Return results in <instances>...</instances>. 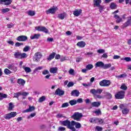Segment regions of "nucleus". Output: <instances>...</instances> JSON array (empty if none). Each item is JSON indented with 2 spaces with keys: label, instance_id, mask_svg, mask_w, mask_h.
Returning a JSON list of instances; mask_svg holds the SVG:
<instances>
[{
  "label": "nucleus",
  "instance_id": "1",
  "mask_svg": "<svg viewBox=\"0 0 131 131\" xmlns=\"http://www.w3.org/2000/svg\"><path fill=\"white\" fill-rule=\"evenodd\" d=\"M60 123L64 126H67V128L71 129L72 131H76V128L74 126H72V122H70L69 120L64 121H60Z\"/></svg>",
  "mask_w": 131,
  "mask_h": 131
},
{
  "label": "nucleus",
  "instance_id": "2",
  "mask_svg": "<svg viewBox=\"0 0 131 131\" xmlns=\"http://www.w3.org/2000/svg\"><path fill=\"white\" fill-rule=\"evenodd\" d=\"M125 95V91H120L115 94V98L117 100H122V99H124Z\"/></svg>",
  "mask_w": 131,
  "mask_h": 131
},
{
  "label": "nucleus",
  "instance_id": "3",
  "mask_svg": "<svg viewBox=\"0 0 131 131\" xmlns=\"http://www.w3.org/2000/svg\"><path fill=\"white\" fill-rule=\"evenodd\" d=\"M14 56L16 59H25V58H27V54L25 53H21L19 52H17L14 54Z\"/></svg>",
  "mask_w": 131,
  "mask_h": 131
},
{
  "label": "nucleus",
  "instance_id": "4",
  "mask_svg": "<svg viewBox=\"0 0 131 131\" xmlns=\"http://www.w3.org/2000/svg\"><path fill=\"white\" fill-rule=\"evenodd\" d=\"M71 117L74 120H76V121H80L81 120V117H82V114L79 112H75Z\"/></svg>",
  "mask_w": 131,
  "mask_h": 131
},
{
  "label": "nucleus",
  "instance_id": "5",
  "mask_svg": "<svg viewBox=\"0 0 131 131\" xmlns=\"http://www.w3.org/2000/svg\"><path fill=\"white\" fill-rule=\"evenodd\" d=\"M41 58H42V54L41 52H37L35 53L33 60L34 62H40Z\"/></svg>",
  "mask_w": 131,
  "mask_h": 131
},
{
  "label": "nucleus",
  "instance_id": "6",
  "mask_svg": "<svg viewBox=\"0 0 131 131\" xmlns=\"http://www.w3.org/2000/svg\"><path fill=\"white\" fill-rule=\"evenodd\" d=\"M16 116H17V113L16 112H12L9 114H6L4 116V118L5 119H7L8 120H9V119H11V118H13Z\"/></svg>",
  "mask_w": 131,
  "mask_h": 131
},
{
  "label": "nucleus",
  "instance_id": "7",
  "mask_svg": "<svg viewBox=\"0 0 131 131\" xmlns=\"http://www.w3.org/2000/svg\"><path fill=\"white\" fill-rule=\"evenodd\" d=\"M111 84V81L109 80H103L99 82L100 86H109Z\"/></svg>",
  "mask_w": 131,
  "mask_h": 131
},
{
  "label": "nucleus",
  "instance_id": "8",
  "mask_svg": "<svg viewBox=\"0 0 131 131\" xmlns=\"http://www.w3.org/2000/svg\"><path fill=\"white\" fill-rule=\"evenodd\" d=\"M35 30H37L38 31L45 32V33H49V30H48V29H46L45 27H42V26L35 27Z\"/></svg>",
  "mask_w": 131,
  "mask_h": 131
},
{
  "label": "nucleus",
  "instance_id": "9",
  "mask_svg": "<svg viewBox=\"0 0 131 131\" xmlns=\"http://www.w3.org/2000/svg\"><path fill=\"white\" fill-rule=\"evenodd\" d=\"M102 92H103V90L102 89H91L90 90V93L93 95V96H96L97 94H102Z\"/></svg>",
  "mask_w": 131,
  "mask_h": 131
},
{
  "label": "nucleus",
  "instance_id": "10",
  "mask_svg": "<svg viewBox=\"0 0 131 131\" xmlns=\"http://www.w3.org/2000/svg\"><path fill=\"white\" fill-rule=\"evenodd\" d=\"M57 10H58V8L57 7L52 8H50V9L47 10L46 11V14H47V15H49V14H55V13H56V11Z\"/></svg>",
  "mask_w": 131,
  "mask_h": 131
},
{
  "label": "nucleus",
  "instance_id": "11",
  "mask_svg": "<svg viewBox=\"0 0 131 131\" xmlns=\"http://www.w3.org/2000/svg\"><path fill=\"white\" fill-rule=\"evenodd\" d=\"M127 19V21L122 26L123 28H125V27L131 25V16H128Z\"/></svg>",
  "mask_w": 131,
  "mask_h": 131
},
{
  "label": "nucleus",
  "instance_id": "12",
  "mask_svg": "<svg viewBox=\"0 0 131 131\" xmlns=\"http://www.w3.org/2000/svg\"><path fill=\"white\" fill-rule=\"evenodd\" d=\"M28 39V37L24 35H21L16 38V40H18V41H26Z\"/></svg>",
  "mask_w": 131,
  "mask_h": 131
},
{
  "label": "nucleus",
  "instance_id": "13",
  "mask_svg": "<svg viewBox=\"0 0 131 131\" xmlns=\"http://www.w3.org/2000/svg\"><path fill=\"white\" fill-rule=\"evenodd\" d=\"M65 94V92L61 89L60 88H58L55 92V94L56 95V96H59V97H61V96L64 95Z\"/></svg>",
  "mask_w": 131,
  "mask_h": 131
},
{
  "label": "nucleus",
  "instance_id": "14",
  "mask_svg": "<svg viewBox=\"0 0 131 131\" xmlns=\"http://www.w3.org/2000/svg\"><path fill=\"white\" fill-rule=\"evenodd\" d=\"M75 126L76 128H80L81 127V124L75 121H72V126Z\"/></svg>",
  "mask_w": 131,
  "mask_h": 131
},
{
  "label": "nucleus",
  "instance_id": "15",
  "mask_svg": "<svg viewBox=\"0 0 131 131\" xmlns=\"http://www.w3.org/2000/svg\"><path fill=\"white\" fill-rule=\"evenodd\" d=\"M7 67L10 70H12V71H14V72H16V71L18 70V68H17V67H15L13 64L8 65Z\"/></svg>",
  "mask_w": 131,
  "mask_h": 131
},
{
  "label": "nucleus",
  "instance_id": "16",
  "mask_svg": "<svg viewBox=\"0 0 131 131\" xmlns=\"http://www.w3.org/2000/svg\"><path fill=\"white\" fill-rule=\"evenodd\" d=\"M35 110L34 106H29V108L23 111V113H28L29 112H32Z\"/></svg>",
  "mask_w": 131,
  "mask_h": 131
},
{
  "label": "nucleus",
  "instance_id": "17",
  "mask_svg": "<svg viewBox=\"0 0 131 131\" xmlns=\"http://www.w3.org/2000/svg\"><path fill=\"white\" fill-rule=\"evenodd\" d=\"M71 95L73 97H78L79 96V91L77 90H73Z\"/></svg>",
  "mask_w": 131,
  "mask_h": 131
},
{
  "label": "nucleus",
  "instance_id": "18",
  "mask_svg": "<svg viewBox=\"0 0 131 131\" xmlns=\"http://www.w3.org/2000/svg\"><path fill=\"white\" fill-rule=\"evenodd\" d=\"M91 105L92 107L98 108V107H100V106H101V101H95L92 102Z\"/></svg>",
  "mask_w": 131,
  "mask_h": 131
},
{
  "label": "nucleus",
  "instance_id": "19",
  "mask_svg": "<svg viewBox=\"0 0 131 131\" xmlns=\"http://www.w3.org/2000/svg\"><path fill=\"white\" fill-rule=\"evenodd\" d=\"M55 56H56V53L53 52L49 56H47V61H52V60H53V59L55 58Z\"/></svg>",
  "mask_w": 131,
  "mask_h": 131
},
{
  "label": "nucleus",
  "instance_id": "20",
  "mask_svg": "<svg viewBox=\"0 0 131 131\" xmlns=\"http://www.w3.org/2000/svg\"><path fill=\"white\" fill-rule=\"evenodd\" d=\"M85 45H86V43L83 41L78 42L77 43V47H79V48H84Z\"/></svg>",
  "mask_w": 131,
  "mask_h": 131
},
{
  "label": "nucleus",
  "instance_id": "21",
  "mask_svg": "<svg viewBox=\"0 0 131 131\" xmlns=\"http://www.w3.org/2000/svg\"><path fill=\"white\" fill-rule=\"evenodd\" d=\"M114 18L116 19V23H120V22H122V18H120V16L119 15L115 14L114 16Z\"/></svg>",
  "mask_w": 131,
  "mask_h": 131
},
{
  "label": "nucleus",
  "instance_id": "22",
  "mask_svg": "<svg viewBox=\"0 0 131 131\" xmlns=\"http://www.w3.org/2000/svg\"><path fill=\"white\" fill-rule=\"evenodd\" d=\"M103 67H104V62H103L102 61L97 62L95 64L96 68H97V67H100V68H103Z\"/></svg>",
  "mask_w": 131,
  "mask_h": 131
},
{
  "label": "nucleus",
  "instance_id": "23",
  "mask_svg": "<svg viewBox=\"0 0 131 131\" xmlns=\"http://www.w3.org/2000/svg\"><path fill=\"white\" fill-rule=\"evenodd\" d=\"M40 36V34H35L33 36H30L31 39H38L39 38V37Z\"/></svg>",
  "mask_w": 131,
  "mask_h": 131
},
{
  "label": "nucleus",
  "instance_id": "24",
  "mask_svg": "<svg viewBox=\"0 0 131 131\" xmlns=\"http://www.w3.org/2000/svg\"><path fill=\"white\" fill-rule=\"evenodd\" d=\"M57 71H58L57 67L51 68L50 69V73H53V74L57 73Z\"/></svg>",
  "mask_w": 131,
  "mask_h": 131
},
{
  "label": "nucleus",
  "instance_id": "25",
  "mask_svg": "<svg viewBox=\"0 0 131 131\" xmlns=\"http://www.w3.org/2000/svg\"><path fill=\"white\" fill-rule=\"evenodd\" d=\"M101 3H102V0H94V7H99Z\"/></svg>",
  "mask_w": 131,
  "mask_h": 131
},
{
  "label": "nucleus",
  "instance_id": "26",
  "mask_svg": "<svg viewBox=\"0 0 131 131\" xmlns=\"http://www.w3.org/2000/svg\"><path fill=\"white\" fill-rule=\"evenodd\" d=\"M81 14V10H75L73 12V15L76 17H78Z\"/></svg>",
  "mask_w": 131,
  "mask_h": 131
},
{
  "label": "nucleus",
  "instance_id": "27",
  "mask_svg": "<svg viewBox=\"0 0 131 131\" xmlns=\"http://www.w3.org/2000/svg\"><path fill=\"white\" fill-rule=\"evenodd\" d=\"M129 112V110L127 107L123 108L122 111V113L123 114H124V115H126L128 114Z\"/></svg>",
  "mask_w": 131,
  "mask_h": 131
},
{
  "label": "nucleus",
  "instance_id": "28",
  "mask_svg": "<svg viewBox=\"0 0 131 131\" xmlns=\"http://www.w3.org/2000/svg\"><path fill=\"white\" fill-rule=\"evenodd\" d=\"M105 97L107 100H111V99H112V94L109 92H106Z\"/></svg>",
  "mask_w": 131,
  "mask_h": 131
},
{
  "label": "nucleus",
  "instance_id": "29",
  "mask_svg": "<svg viewBox=\"0 0 131 131\" xmlns=\"http://www.w3.org/2000/svg\"><path fill=\"white\" fill-rule=\"evenodd\" d=\"M6 98H8L7 94L0 93V101H2L3 99H6Z\"/></svg>",
  "mask_w": 131,
  "mask_h": 131
},
{
  "label": "nucleus",
  "instance_id": "30",
  "mask_svg": "<svg viewBox=\"0 0 131 131\" xmlns=\"http://www.w3.org/2000/svg\"><path fill=\"white\" fill-rule=\"evenodd\" d=\"M98 118H91L89 119L91 123H97Z\"/></svg>",
  "mask_w": 131,
  "mask_h": 131
},
{
  "label": "nucleus",
  "instance_id": "31",
  "mask_svg": "<svg viewBox=\"0 0 131 131\" xmlns=\"http://www.w3.org/2000/svg\"><path fill=\"white\" fill-rule=\"evenodd\" d=\"M93 113H95L97 116H99V115H102V112L101 110L98 109L96 111H94Z\"/></svg>",
  "mask_w": 131,
  "mask_h": 131
},
{
  "label": "nucleus",
  "instance_id": "32",
  "mask_svg": "<svg viewBox=\"0 0 131 131\" xmlns=\"http://www.w3.org/2000/svg\"><path fill=\"white\" fill-rule=\"evenodd\" d=\"M110 7L112 10H115V9H116V8L117 7V5H116L115 3L112 2V3H111Z\"/></svg>",
  "mask_w": 131,
  "mask_h": 131
},
{
  "label": "nucleus",
  "instance_id": "33",
  "mask_svg": "<svg viewBox=\"0 0 131 131\" xmlns=\"http://www.w3.org/2000/svg\"><path fill=\"white\" fill-rule=\"evenodd\" d=\"M97 124H104V120L101 118H97Z\"/></svg>",
  "mask_w": 131,
  "mask_h": 131
},
{
  "label": "nucleus",
  "instance_id": "34",
  "mask_svg": "<svg viewBox=\"0 0 131 131\" xmlns=\"http://www.w3.org/2000/svg\"><path fill=\"white\" fill-rule=\"evenodd\" d=\"M17 83L20 84V85H23L24 84H25V80L22 79H18L17 80Z\"/></svg>",
  "mask_w": 131,
  "mask_h": 131
},
{
  "label": "nucleus",
  "instance_id": "35",
  "mask_svg": "<svg viewBox=\"0 0 131 131\" xmlns=\"http://www.w3.org/2000/svg\"><path fill=\"white\" fill-rule=\"evenodd\" d=\"M21 96V92H18L15 93H14L13 98H16L18 100H19V97Z\"/></svg>",
  "mask_w": 131,
  "mask_h": 131
},
{
  "label": "nucleus",
  "instance_id": "36",
  "mask_svg": "<svg viewBox=\"0 0 131 131\" xmlns=\"http://www.w3.org/2000/svg\"><path fill=\"white\" fill-rule=\"evenodd\" d=\"M58 18L60 20H64L65 18V13H60L58 15Z\"/></svg>",
  "mask_w": 131,
  "mask_h": 131
},
{
  "label": "nucleus",
  "instance_id": "37",
  "mask_svg": "<svg viewBox=\"0 0 131 131\" xmlns=\"http://www.w3.org/2000/svg\"><path fill=\"white\" fill-rule=\"evenodd\" d=\"M23 68L26 73H30V72H31V69H30V68L24 67Z\"/></svg>",
  "mask_w": 131,
  "mask_h": 131
},
{
  "label": "nucleus",
  "instance_id": "38",
  "mask_svg": "<svg viewBox=\"0 0 131 131\" xmlns=\"http://www.w3.org/2000/svg\"><path fill=\"white\" fill-rule=\"evenodd\" d=\"M127 75L126 74L124 73L123 74H121L120 75L116 76V78H123V77H126Z\"/></svg>",
  "mask_w": 131,
  "mask_h": 131
},
{
  "label": "nucleus",
  "instance_id": "39",
  "mask_svg": "<svg viewBox=\"0 0 131 131\" xmlns=\"http://www.w3.org/2000/svg\"><path fill=\"white\" fill-rule=\"evenodd\" d=\"M69 103L71 106H73L74 105H76L77 104V101L76 100H72L69 101Z\"/></svg>",
  "mask_w": 131,
  "mask_h": 131
},
{
  "label": "nucleus",
  "instance_id": "40",
  "mask_svg": "<svg viewBox=\"0 0 131 131\" xmlns=\"http://www.w3.org/2000/svg\"><path fill=\"white\" fill-rule=\"evenodd\" d=\"M121 90H123V91H126L127 90V86L126 85H125V83H123L121 87H120Z\"/></svg>",
  "mask_w": 131,
  "mask_h": 131
},
{
  "label": "nucleus",
  "instance_id": "41",
  "mask_svg": "<svg viewBox=\"0 0 131 131\" xmlns=\"http://www.w3.org/2000/svg\"><path fill=\"white\" fill-rule=\"evenodd\" d=\"M27 14L28 15H29V16H34V15H35V12L31 11V10H29L27 12Z\"/></svg>",
  "mask_w": 131,
  "mask_h": 131
},
{
  "label": "nucleus",
  "instance_id": "42",
  "mask_svg": "<svg viewBox=\"0 0 131 131\" xmlns=\"http://www.w3.org/2000/svg\"><path fill=\"white\" fill-rule=\"evenodd\" d=\"M111 67V63H108V64H105L103 63V69H108V68H110Z\"/></svg>",
  "mask_w": 131,
  "mask_h": 131
},
{
  "label": "nucleus",
  "instance_id": "43",
  "mask_svg": "<svg viewBox=\"0 0 131 131\" xmlns=\"http://www.w3.org/2000/svg\"><path fill=\"white\" fill-rule=\"evenodd\" d=\"M86 68L88 70H92L94 68V66L92 64H89L86 66Z\"/></svg>",
  "mask_w": 131,
  "mask_h": 131
},
{
  "label": "nucleus",
  "instance_id": "44",
  "mask_svg": "<svg viewBox=\"0 0 131 131\" xmlns=\"http://www.w3.org/2000/svg\"><path fill=\"white\" fill-rule=\"evenodd\" d=\"M4 73L6 75H9V74H11V73H12V72L11 71H10V70L8 69H5L4 70Z\"/></svg>",
  "mask_w": 131,
  "mask_h": 131
},
{
  "label": "nucleus",
  "instance_id": "45",
  "mask_svg": "<svg viewBox=\"0 0 131 131\" xmlns=\"http://www.w3.org/2000/svg\"><path fill=\"white\" fill-rule=\"evenodd\" d=\"M1 11L3 14H6V13H8V12H10V9L9 8H4L2 9Z\"/></svg>",
  "mask_w": 131,
  "mask_h": 131
},
{
  "label": "nucleus",
  "instance_id": "46",
  "mask_svg": "<svg viewBox=\"0 0 131 131\" xmlns=\"http://www.w3.org/2000/svg\"><path fill=\"white\" fill-rule=\"evenodd\" d=\"M9 107H8V110L9 111H11V110H13V108H14V105H13V103L10 102L9 104Z\"/></svg>",
  "mask_w": 131,
  "mask_h": 131
},
{
  "label": "nucleus",
  "instance_id": "47",
  "mask_svg": "<svg viewBox=\"0 0 131 131\" xmlns=\"http://www.w3.org/2000/svg\"><path fill=\"white\" fill-rule=\"evenodd\" d=\"M45 100H46V97L45 96H42V97L39 98L38 100V102L39 103H41L43 102V101H45Z\"/></svg>",
  "mask_w": 131,
  "mask_h": 131
},
{
  "label": "nucleus",
  "instance_id": "48",
  "mask_svg": "<svg viewBox=\"0 0 131 131\" xmlns=\"http://www.w3.org/2000/svg\"><path fill=\"white\" fill-rule=\"evenodd\" d=\"M30 50V47L29 46H26L24 49L23 51L24 52H28Z\"/></svg>",
  "mask_w": 131,
  "mask_h": 131
},
{
  "label": "nucleus",
  "instance_id": "49",
  "mask_svg": "<svg viewBox=\"0 0 131 131\" xmlns=\"http://www.w3.org/2000/svg\"><path fill=\"white\" fill-rule=\"evenodd\" d=\"M24 44L23 43H21V42H17L15 43V47L16 48L18 47H20V46H23Z\"/></svg>",
  "mask_w": 131,
  "mask_h": 131
},
{
  "label": "nucleus",
  "instance_id": "50",
  "mask_svg": "<svg viewBox=\"0 0 131 131\" xmlns=\"http://www.w3.org/2000/svg\"><path fill=\"white\" fill-rule=\"evenodd\" d=\"M69 73L70 75H74V70L73 69H70L69 71Z\"/></svg>",
  "mask_w": 131,
  "mask_h": 131
},
{
  "label": "nucleus",
  "instance_id": "51",
  "mask_svg": "<svg viewBox=\"0 0 131 131\" xmlns=\"http://www.w3.org/2000/svg\"><path fill=\"white\" fill-rule=\"evenodd\" d=\"M11 4H12V0H7L4 5H5V6H9V5H11Z\"/></svg>",
  "mask_w": 131,
  "mask_h": 131
},
{
  "label": "nucleus",
  "instance_id": "52",
  "mask_svg": "<svg viewBox=\"0 0 131 131\" xmlns=\"http://www.w3.org/2000/svg\"><path fill=\"white\" fill-rule=\"evenodd\" d=\"M69 106V103L68 102H65L62 104L61 107L62 108H66V107H68Z\"/></svg>",
  "mask_w": 131,
  "mask_h": 131
},
{
  "label": "nucleus",
  "instance_id": "53",
  "mask_svg": "<svg viewBox=\"0 0 131 131\" xmlns=\"http://www.w3.org/2000/svg\"><path fill=\"white\" fill-rule=\"evenodd\" d=\"M122 60H124V61H126V62H130L131 58L130 57H125L124 58H122Z\"/></svg>",
  "mask_w": 131,
  "mask_h": 131
},
{
  "label": "nucleus",
  "instance_id": "54",
  "mask_svg": "<svg viewBox=\"0 0 131 131\" xmlns=\"http://www.w3.org/2000/svg\"><path fill=\"white\" fill-rule=\"evenodd\" d=\"M43 67H38L37 68L35 69L34 70V73H36V71L38 70H41L42 69Z\"/></svg>",
  "mask_w": 131,
  "mask_h": 131
},
{
  "label": "nucleus",
  "instance_id": "55",
  "mask_svg": "<svg viewBox=\"0 0 131 131\" xmlns=\"http://www.w3.org/2000/svg\"><path fill=\"white\" fill-rule=\"evenodd\" d=\"M28 95H29V93L28 92H21V96H23V97H26L27 96H28Z\"/></svg>",
  "mask_w": 131,
  "mask_h": 131
},
{
  "label": "nucleus",
  "instance_id": "56",
  "mask_svg": "<svg viewBox=\"0 0 131 131\" xmlns=\"http://www.w3.org/2000/svg\"><path fill=\"white\" fill-rule=\"evenodd\" d=\"M95 129L97 131H102L103 130V128H102V127L97 126L95 128Z\"/></svg>",
  "mask_w": 131,
  "mask_h": 131
},
{
  "label": "nucleus",
  "instance_id": "57",
  "mask_svg": "<svg viewBox=\"0 0 131 131\" xmlns=\"http://www.w3.org/2000/svg\"><path fill=\"white\" fill-rule=\"evenodd\" d=\"M74 85V83L73 82H69L67 85L68 88H71Z\"/></svg>",
  "mask_w": 131,
  "mask_h": 131
},
{
  "label": "nucleus",
  "instance_id": "58",
  "mask_svg": "<svg viewBox=\"0 0 131 131\" xmlns=\"http://www.w3.org/2000/svg\"><path fill=\"white\" fill-rule=\"evenodd\" d=\"M97 53H98V54H103V53H105V50L99 49L97 50Z\"/></svg>",
  "mask_w": 131,
  "mask_h": 131
},
{
  "label": "nucleus",
  "instance_id": "59",
  "mask_svg": "<svg viewBox=\"0 0 131 131\" xmlns=\"http://www.w3.org/2000/svg\"><path fill=\"white\" fill-rule=\"evenodd\" d=\"M101 58H104V59H107L108 58V54L107 53H104L102 55Z\"/></svg>",
  "mask_w": 131,
  "mask_h": 131
},
{
  "label": "nucleus",
  "instance_id": "60",
  "mask_svg": "<svg viewBox=\"0 0 131 131\" xmlns=\"http://www.w3.org/2000/svg\"><path fill=\"white\" fill-rule=\"evenodd\" d=\"M49 73H50V72H49V71L46 70H44L42 72V74H43V75H46L47 74H49Z\"/></svg>",
  "mask_w": 131,
  "mask_h": 131
},
{
  "label": "nucleus",
  "instance_id": "61",
  "mask_svg": "<svg viewBox=\"0 0 131 131\" xmlns=\"http://www.w3.org/2000/svg\"><path fill=\"white\" fill-rule=\"evenodd\" d=\"M66 129V128L64 127L60 126L58 127V131H64Z\"/></svg>",
  "mask_w": 131,
  "mask_h": 131
},
{
  "label": "nucleus",
  "instance_id": "62",
  "mask_svg": "<svg viewBox=\"0 0 131 131\" xmlns=\"http://www.w3.org/2000/svg\"><path fill=\"white\" fill-rule=\"evenodd\" d=\"M77 103H83V100H82V98H79L76 100Z\"/></svg>",
  "mask_w": 131,
  "mask_h": 131
},
{
  "label": "nucleus",
  "instance_id": "63",
  "mask_svg": "<svg viewBox=\"0 0 131 131\" xmlns=\"http://www.w3.org/2000/svg\"><path fill=\"white\" fill-rule=\"evenodd\" d=\"M7 27L8 28H12V27H14V24L13 23L8 24Z\"/></svg>",
  "mask_w": 131,
  "mask_h": 131
},
{
  "label": "nucleus",
  "instance_id": "64",
  "mask_svg": "<svg viewBox=\"0 0 131 131\" xmlns=\"http://www.w3.org/2000/svg\"><path fill=\"white\" fill-rule=\"evenodd\" d=\"M67 59H66V57L65 56H61V58H60V61L61 62H64V61H66Z\"/></svg>",
  "mask_w": 131,
  "mask_h": 131
}]
</instances>
